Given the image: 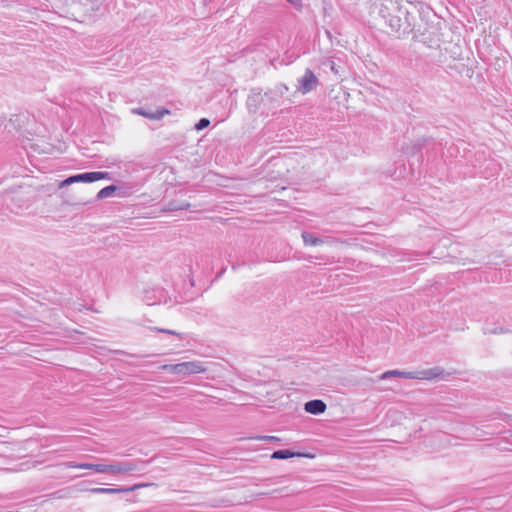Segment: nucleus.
Instances as JSON below:
<instances>
[{"instance_id":"obj_11","label":"nucleus","mask_w":512,"mask_h":512,"mask_svg":"<svg viewBox=\"0 0 512 512\" xmlns=\"http://www.w3.org/2000/svg\"><path fill=\"white\" fill-rule=\"evenodd\" d=\"M135 113L142 115L149 119H161L164 116V114H167L169 112L165 110V111H161V112L158 111L157 113H148V112L143 111L142 109H136Z\"/></svg>"},{"instance_id":"obj_15","label":"nucleus","mask_w":512,"mask_h":512,"mask_svg":"<svg viewBox=\"0 0 512 512\" xmlns=\"http://www.w3.org/2000/svg\"><path fill=\"white\" fill-rule=\"evenodd\" d=\"M252 439H255V440H261V441H280V439L276 436H256V437H253Z\"/></svg>"},{"instance_id":"obj_10","label":"nucleus","mask_w":512,"mask_h":512,"mask_svg":"<svg viewBox=\"0 0 512 512\" xmlns=\"http://www.w3.org/2000/svg\"><path fill=\"white\" fill-rule=\"evenodd\" d=\"M300 454L298 453H294L290 450H278V451H275L273 454H272V459H288V458H292L294 456H299Z\"/></svg>"},{"instance_id":"obj_14","label":"nucleus","mask_w":512,"mask_h":512,"mask_svg":"<svg viewBox=\"0 0 512 512\" xmlns=\"http://www.w3.org/2000/svg\"><path fill=\"white\" fill-rule=\"evenodd\" d=\"M210 124V121L206 118H202L198 121V123L195 125L196 130H203L206 127H208Z\"/></svg>"},{"instance_id":"obj_3","label":"nucleus","mask_w":512,"mask_h":512,"mask_svg":"<svg viewBox=\"0 0 512 512\" xmlns=\"http://www.w3.org/2000/svg\"><path fill=\"white\" fill-rule=\"evenodd\" d=\"M106 178H109L108 172H86L68 177L59 184V187L62 188L77 182L92 183Z\"/></svg>"},{"instance_id":"obj_4","label":"nucleus","mask_w":512,"mask_h":512,"mask_svg":"<svg viewBox=\"0 0 512 512\" xmlns=\"http://www.w3.org/2000/svg\"><path fill=\"white\" fill-rule=\"evenodd\" d=\"M299 88L298 90L303 94L309 93L314 90L318 85V78L316 75L310 70L307 69L302 77L298 79Z\"/></svg>"},{"instance_id":"obj_5","label":"nucleus","mask_w":512,"mask_h":512,"mask_svg":"<svg viewBox=\"0 0 512 512\" xmlns=\"http://www.w3.org/2000/svg\"><path fill=\"white\" fill-rule=\"evenodd\" d=\"M206 372V368L201 361H189L178 363L179 375L200 374Z\"/></svg>"},{"instance_id":"obj_16","label":"nucleus","mask_w":512,"mask_h":512,"mask_svg":"<svg viewBox=\"0 0 512 512\" xmlns=\"http://www.w3.org/2000/svg\"><path fill=\"white\" fill-rule=\"evenodd\" d=\"M289 2L295 9L301 10L302 8V1L301 0H286Z\"/></svg>"},{"instance_id":"obj_8","label":"nucleus","mask_w":512,"mask_h":512,"mask_svg":"<svg viewBox=\"0 0 512 512\" xmlns=\"http://www.w3.org/2000/svg\"><path fill=\"white\" fill-rule=\"evenodd\" d=\"M326 408V404L319 399L308 401L304 405L305 411L313 415H319L324 413Z\"/></svg>"},{"instance_id":"obj_19","label":"nucleus","mask_w":512,"mask_h":512,"mask_svg":"<svg viewBox=\"0 0 512 512\" xmlns=\"http://www.w3.org/2000/svg\"><path fill=\"white\" fill-rule=\"evenodd\" d=\"M187 207H189V204H185V205L181 206V208H187Z\"/></svg>"},{"instance_id":"obj_1","label":"nucleus","mask_w":512,"mask_h":512,"mask_svg":"<svg viewBox=\"0 0 512 512\" xmlns=\"http://www.w3.org/2000/svg\"><path fill=\"white\" fill-rule=\"evenodd\" d=\"M450 373L440 367L424 369L420 371L388 370L379 376V380H386L392 377L419 380L446 379Z\"/></svg>"},{"instance_id":"obj_12","label":"nucleus","mask_w":512,"mask_h":512,"mask_svg":"<svg viewBox=\"0 0 512 512\" xmlns=\"http://www.w3.org/2000/svg\"><path fill=\"white\" fill-rule=\"evenodd\" d=\"M117 190V187L115 185H109L104 188H102L98 194L97 197L99 199L108 198L113 195V193Z\"/></svg>"},{"instance_id":"obj_13","label":"nucleus","mask_w":512,"mask_h":512,"mask_svg":"<svg viewBox=\"0 0 512 512\" xmlns=\"http://www.w3.org/2000/svg\"><path fill=\"white\" fill-rule=\"evenodd\" d=\"M160 368L174 374L178 373V364H164Z\"/></svg>"},{"instance_id":"obj_7","label":"nucleus","mask_w":512,"mask_h":512,"mask_svg":"<svg viewBox=\"0 0 512 512\" xmlns=\"http://www.w3.org/2000/svg\"><path fill=\"white\" fill-rule=\"evenodd\" d=\"M62 465L67 468H79V469L94 470L97 473H106V469H107V464L65 462Z\"/></svg>"},{"instance_id":"obj_18","label":"nucleus","mask_w":512,"mask_h":512,"mask_svg":"<svg viewBox=\"0 0 512 512\" xmlns=\"http://www.w3.org/2000/svg\"><path fill=\"white\" fill-rule=\"evenodd\" d=\"M508 424L512 425V417L511 416H508Z\"/></svg>"},{"instance_id":"obj_17","label":"nucleus","mask_w":512,"mask_h":512,"mask_svg":"<svg viewBox=\"0 0 512 512\" xmlns=\"http://www.w3.org/2000/svg\"><path fill=\"white\" fill-rule=\"evenodd\" d=\"M159 332H163V333H167V334H171V335H175L179 338H183L182 337V334L174 331V330H169V329H158Z\"/></svg>"},{"instance_id":"obj_6","label":"nucleus","mask_w":512,"mask_h":512,"mask_svg":"<svg viewBox=\"0 0 512 512\" xmlns=\"http://www.w3.org/2000/svg\"><path fill=\"white\" fill-rule=\"evenodd\" d=\"M149 485L150 484L141 483V484H135V485H133L131 487H127V488H92V489H90V492L95 493V494H118V493L134 491L136 489L147 487Z\"/></svg>"},{"instance_id":"obj_9","label":"nucleus","mask_w":512,"mask_h":512,"mask_svg":"<svg viewBox=\"0 0 512 512\" xmlns=\"http://www.w3.org/2000/svg\"><path fill=\"white\" fill-rule=\"evenodd\" d=\"M302 239H303L304 244L307 246H317V245H321L324 243H333L335 241L334 239L329 238V237H327L325 239L319 238L309 232H303Z\"/></svg>"},{"instance_id":"obj_2","label":"nucleus","mask_w":512,"mask_h":512,"mask_svg":"<svg viewBox=\"0 0 512 512\" xmlns=\"http://www.w3.org/2000/svg\"><path fill=\"white\" fill-rule=\"evenodd\" d=\"M146 461L136 459L133 461H119L107 464L106 474L120 475L134 471H141L145 468Z\"/></svg>"},{"instance_id":"obj_20","label":"nucleus","mask_w":512,"mask_h":512,"mask_svg":"<svg viewBox=\"0 0 512 512\" xmlns=\"http://www.w3.org/2000/svg\"><path fill=\"white\" fill-rule=\"evenodd\" d=\"M510 437L512 438V432L510 433Z\"/></svg>"}]
</instances>
